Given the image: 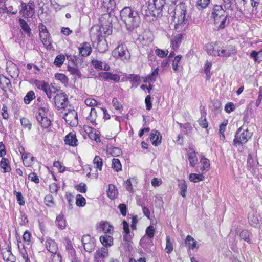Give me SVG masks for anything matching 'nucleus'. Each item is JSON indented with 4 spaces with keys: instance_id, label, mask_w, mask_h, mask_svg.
<instances>
[{
    "instance_id": "nucleus-1",
    "label": "nucleus",
    "mask_w": 262,
    "mask_h": 262,
    "mask_svg": "<svg viewBox=\"0 0 262 262\" xmlns=\"http://www.w3.org/2000/svg\"><path fill=\"white\" fill-rule=\"evenodd\" d=\"M120 16L129 31L138 27L141 21L139 12L129 7H125L120 11Z\"/></svg>"
},
{
    "instance_id": "nucleus-2",
    "label": "nucleus",
    "mask_w": 262,
    "mask_h": 262,
    "mask_svg": "<svg viewBox=\"0 0 262 262\" xmlns=\"http://www.w3.org/2000/svg\"><path fill=\"white\" fill-rule=\"evenodd\" d=\"M174 29L179 31L182 30L184 24L187 21L189 15L187 14V6L184 3H180L176 7L174 11Z\"/></svg>"
},
{
    "instance_id": "nucleus-3",
    "label": "nucleus",
    "mask_w": 262,
    "mask_h": 262,
    "mask_svg": "<svg viewBox=\"0 0 262 262\" xmlns=\"http://www.w3.org/2000/svg\"><path fill=\"white\" fill-rule=\"evenodd\" d=\"M165 3L164 0H149L148 5L143 6L142 11H145L144 14L147 16H158L160 14Z\"/></svg>"
},
{
    "instance_id": "nucleus-4",
    "label": "nucleus",
    "mask_w": 262,
    "mask_h": 262,
    "mask_svg": "<svg viewBox=\"0 0 262 262\" xmlns=\"http://www.w3.org/2000/svg\"><path fill=\"white\" fill-rule=\"evenodd\" d=\"M211 17L213 18L215 23H220L219 28L223 29L225 27L227 15L225 14V11L221 5H215L212 9Z\"/></svg>"
},
{
    "instance_id": "nucleus-5",
    "label": "nucleus",
    "mask_w": 262,
    "mask_h": 262,
    "mask_svg": "<svg viewBox=\"0 0 262 262\" xmlns=\"http://www.w3.org/2000/svg\"><path fill=\"white\" fill-rule=\"evenodd\" d=\"M35 4L33 0L28 3H21L20 13L25 18H31L35 13Z\"/></svg>"
},
{
    "instance_id": "nucleus-6",
    "label": "nucleus",
    "mask_w": 262,
    "mask_h": 262,
    "mask_svg": "<svg viewBox=\"0 0 262 262\" xmlns=\"http://www.w3.org/2000/svg\"><path fill=\"white\" fill-rule=\"evenodd\" d=\"M113 56L122 60H127L130 58V53L126 45L121 44L117 46L112 52Z\"/></svg>"
},
{
    "instance_id": "nucleus-7",
    "label": "nucleus",
    "mask_w": 262,
    "mask_h": 262,
    "mask_svg": "<svg viewBox=\"0 0 262 262\" xmlns=\"http://www.w3.org/2000/svg\"><path fill=\"white\" fill-rule=\"evenodd\" d=\"M242 128H239L236 133L233 144L235 146L246 143L252 136V133L249 132L248 129L241 133Z\"/></svg>"
},
{
    "instance_id": "nucleus-8",
    "label": "nucleus",
    "mask_w": 262,
    "mask_h": 262,
    "mask_svg": "<svg viewBox=\"0 0 262 262\" xmlns=\"http://www.w3.org/2000/svg\"><path fill=\"white\" fill-rule=\"evenodd\" d=\"M90 35L92 40L94 41H101L102 31L101 27L98 25H95L91 27L90 31ZM101 45H105V42L99 41L98 43V48H99Z\"/></svg>"
},
{
    "instance_id": "nucleus-9",
    "label": "nucleus",
    "mask_w": 262,
    "mask_h": 262,
    "mask_svg": "<svg viewBox=\"0 0 262 262\" xmlns=\"http://www.w3.org/2000/svg\"><path fill=\"white\" fill-rule=\"evenodd\" d=\"M63 118L66 123L72 127H76L78 124L77 113L74 110H69L64 114Z\"/></svg>"
},
{
    "instance_id": "nucleus-10",
    "label": "nucleus",
    "mask_w": 262,
    "mask_h": 262,
    "mask_svg": "<svg viewBox=\"0 0 262 262\" xmlns=\"http://www.w3.org/2000/svg\"><path fill=\"white\" fill-rule=\"evenodd\" d=\"M39 36L43 44L47 47L51 48V38L49 32L47 31L46 27L43 24H40L39 26Z\"/></svg>"
},
{
    "instance_id": "nucleus-11",
    "label": "nucleus",
    "mask_w": 262,
    "mask_h": 262,
    "mask_svg": "<svg viewBox=\"0 0 262 262\" xmlns=\"http://www.w3.org/2000/svg\"><path fill=\"white\" fill-rule=\"evenodd\" d=\"M54 102L58 109L65 108L68 104L67 96L64 93L57 94L54 97Z\"/></svg>"
},
{
    "instance_id": "nucleus-12",
    "label": "nucleus",
    "mask_w": 262,
    "mask_h": 262,
    "mask_svg": "<svg viewBox=\"0 0 262 262\" xmlns=\"http://www.w3.org/2000/svg\"><path fill=\"white\" fill-rule=\"evenodd\" d=\"M219 55L217 56L228 57L236 54V51L235 47L232 45L227 46L221 49H219Z\"/></svg>"
},
{
    "instance_id": "nucleus-13",
    "label": "nucleus",
    "mask_w": 262,
    "mask_h": 262,
    "mask_svg": "<svg viewBox=\"0 0 262 262\" xmlns=\"http://www.w3.org/2000/svg\"><path fill=\"white\" fill-rule=\"evenodd\" d=\"M141 246L147 252H151L154 250V245L151 238L147 237L146 236H143L140 241Z\"/></svg>"
},
{
    "instance_id": "nucleus-14",
    "label": "nucleus",
    "mask_w": 262,
    "mask_h": 262,
    "mask_svg": "<svg viewBox=\"0 0 262 262\" xmlns=\"http://www.w3.org/2000/svg\"><path fill=\"white\" fill-rule=\"evenodd\" d=\"M108 256V249L106 247H102L95 252L94 256L95 262H104V258Z\"/></svg>"
},
{
    "instance_id": "nucleus-15",
    "label": "nucleus",
    "mask_w": 262,
    "mask_h": 262,
    "mask_svg": "<svg viewBox=\"0 0 262 262\" xmlns=\"http://www.w3.org/2000/svg\"><path fill=\"white\" fill-rule=\"evenodd\" d=\"M99 77L103 80L106 81L112 80L116 82H118L120 79V77L118 74L106 72L100 73Z\"/></svg>"
},
{
    "instance_id": "nucleus-16",
    "label": "nucleus",
    "mask_w": 262,
    "mask_h": 262,
    "mask_svg": "<svg viewBox=\"0 0 262 262\" xmlns=\"http://www.w3.org/2000/svg\"><path fill=\"white\" fill-rule=\"evenodd\" d=\"M7 71L10 76L13 78H17L19 73L17 66L11 61L7 62Z\"/></svg>"
},
{
    "instance_id": "nucleus-17",
    "label": "nucleus",
    "mask_w": 262,
    "mask_h": 262,
    "mask_svg": "<svg viewBox=\"0 0 262 262\" xmlns=\"http://www.w3.org/2000/svg\"><path fill=\"white\" fill-rule=\"evenodd\" d=\"M65 144L71 146H76L77 145L78 140L75 134L71 132L69 133L64 138Z\"/></svg>"
},
{
    "instance_id": "nucleus-18",
    "label": "nucleus",
    "mask_w": 262,
    "mask_h": 262,
    "mask_svg": "<svg viewBox=\"0 0 262 262\" xmlns=\"http://www.w3.org/2000/svg\"><path fill=\"white\" fill-rule=\"evenodd\" d=\"M161 136L159 132L152 130L150 135V139L152 144L155 146L159 145L161 142Z\"/></svg>"
},
{
    "instance_id": "nucleus-19",
    "label": "nucleus",
    "mask_w": 262,
    "mask_h": 262,
    "mask_svg": "<svg viewBox=\"0 0 262 262\" xmlns=\"http://www.w3.org/2000/svg\"><path fill=\"white\" fill-rule=\"evenodd\" d=\"M79 51L80 54L82 56H89L92 52V48L90 44L88 42L83 43L79 48Z\"/></svg>"
},
{
    "instance_id": "nucleus-20",
    "label": "nucleus",
    "mask_w": 262,
    "mask_h": 262,
    "mask_svg": "<svg viewBox=\"0 0 262 262\" xmlns=\"http://www.w3.org/2000/svg\"><path fill=\"white\" fill-rule=\"evenodd\" d=\"M36 117L37 120L43 128H47L50 126L51 122L47 116L36 115Z\"/></svg>"
},
{
    "instance_id": "nucleus-21",
    "label": "nucleus",
    "mask_w": 262,
    "mask_h": 262,
    "mask_svg": "<svg viewBox=\"0 0 262 262\" xmlns=\"http://www.w3.org/2000/svg\"><path fill=\"white\" fill-rule=\"evenodd\" d=\"M46 247L47 250L52 254H56L58 251L57 245L55 241L51 239L46 241Z\"/></svg>"
},
{
    "instance_id": "nucleus-22",
    "label": "nucleus",
    "mask_w": 262,
    "mask_h": 262,
    "mask_svg": "<svg viewBox=\"0 0 262 262\" xmlns=\"http://www.w3.org/2000/svg\"><path fill=\"white\" fill-rule=\"evenodd\" d=\"M92 65L96 68L104 71H108L110 69L109 65L106 63H103L102 61L93 59L92 61Z\"/></svg>"
},
{
    "instance_id": "nucleus-23",
    "label": "nucleus",
    "mask_w": 262,
    "mask_h": 262,
    "mask_svg": "<svg viewBox=\"0 0 262 262\" xmlns=\"http://www.w3.org/2000/svg\"><path fill=\"white\" fill-rule=\"evenodd\" d=\"M100 2L104 11L107 12L113 10L115 6L114 0H100Z\"/></svg>"
},
{
    "instance_id": "nucleus-24",
    "label": "nucleus",
    "mask_w": 262,
    "mask_h": 262,
    "mask_svg": "<svg viewBox=\"0 0 262 262\" xmlns=\"http://www.w3.org/2000/svg\"><path fill=\"white\" fill-rule=\"evenodd\" d=\"M100 230L105 233H112L114 230V227L108 222H101L99 224Z\"/></svg>"
},
{
    "instance_id": "nucleus-25",
    "label": "nucleus",
    "mask_w": 262,
    "mask_h": 262,
    "mask_svg": "<svg viewBox=\"0 0 262 262\" xmlns=\"http://www.w3.org/2000/svg\"><path fill=\"white\" fill-rule=\"evenodd\" d=\"M23 163L25 166L29 167L32 165L34 161V157L30 153L22 155Z\"/></svg>"
},
{
    "instance_id": "nucleus-26",
    "label": "nucleus",
    "mask_w": 262,
    "mask_h": 262,
    "mask_svg": "<svg viewBox=\"0 0 262 262\" xmlns=\"http://www.w3.org/2000/svg\"><path fill=\"white\" fill-rule=\"evenodd\" d=\"M185 244L189 249L198 248L197 242L190 235H188L185 240Z\"/></svg>"
},
{
    "instance_id": "nucleus-27",
    "label": "nucleus",
    "mask_w": 262,
    "mask_h": 262,
    "mask_svg": "<svg viewBox=\"0 0 262 262\" xmlns=\"http://www.w3.org/2000/svg\"><path fill=\"white\" fill-rule=\"evenodd\" d=\"M100 113L97 109L95 108H91L89 116L86 117V119L89 120L93 124H95V121L97 117V113Z\"/></svg>"
},
{
    "instance_id": "nucleus-28",
    "label": "nucleus",
    "mask_w": 262,
    "mask_h": 262,
    "mask_svg": "<svg viewBox=\"0 0 262 262\" xmlns=\"http://www.w3.org/2000/svg\"><path fill=\"white\" fill-rule=\"evenodd\" d=\"M19 22L21 30L28 36L30 37L31 35V30L27 22L21 18L19 19Z\"/></svg>"
},
{
    "instance_id": "nucleus-29",
    "label": "nucleus",
    "mask_w": 262,
    "mask_h": 262,
    "mask_svg": "<svg viewBox=\"0 0 262 262\" xmlns=\"http://www.w3.org/2000/svg\"><path fill=\"white\" fill-rule=\"evenodd\" d=\"M249 56L254 62L260 63L262 61V50L259 51L253 50L250 53Z\"/></svg>"
},
{
    "instance_id": "nucleus-30",
    "label": "nucleus",
    "mask_w": 262,
    "mask_h": 262,
    "mask_svg": "<svg viewBox=\"0 0 262 262\" xmlns=\"http://www.w3.org/2000/svg\"><path fill=\"white\" fill-rule=\"evenodd\" d=\"M188 152V160L190 162V165L192 167H194L198 162L195 152L193 149H189Z\"/></svg>"
},
{
    "instance_id": "nucleus-31",
    "label": "nucleus",
    "mask_w": 262,
    "mask_h": 262,
    "mask_svg": "<svg viewBox=\"0 0 262 262\" xmlns=\"http://www.w3.org/2000/svg\"><path fill=\"white\" fill-rule=\"evenodd\" d=\"M100 241L104 247H106V246H111L113 244V237L107 235L100 236Z\"/></svg>"
},
{
    "instance_id": "nucleus-32",
    "label": "nucleus",
    "mask_w": 262,
    "mask_h": 262,
    "mask_svg": "<svg viewBox=\"0 0 262 262\" xmlns=\"http://www.w3.org/2000/svg\"><path fill=\"white\" fill-rule=\"evenodd\" d=\"M200 162L202 164L201 167V170L203 173L208 171L210 168V161L208 159L203 156L200 160Z\"/></svg>"
},
{
    "instance_id": "nucleus-33",
    "label": "nucleus",
    "mask_w": 262,
    "mask_h": 262,
    "mask_svg": "<svg viewBox=\"0 0 262 262\" xmlns=\"http://www.w3.org/2000/svg\"><path fill=\"white\" fill-rule=\"evenodd\" d=\"M205 48L209 54L214 56H217V55H219V49H215V47L212 43H207Z\"/></svg>"
},
{
    "instance_id": "nucleus-34",
    "label": "nucleus",
    "mask_w": 262,
    "mask_h": 262,
    "mask_svg": "<svg viewBox=\"0 0 262 262\" xmlns=\"http://www.w3.org/2000/svg\"><path fill=\"white\" fill-rule=\"evenodd\" d=\"M182 35L179 34L176 35L172 39L171 46L173 50H176L179 47L182 41Z\"/></svg>"
},
{
    "instance_id": "nucleus-35",
    "label": "nucleus",
    "mask_w": 262,
    "mask_h": 262,
    "mask_svg": "<svg viewBox=\"0 0 262 262\" xmlns=\"http://www.w3.org/2000/svg\"><path fill=\"white\" fill-rule=\"evenodd\" d=\"M107 195L111 199L115 198L118 194V191L114 185H108V190L107 191Z\"/></svg>"
},
{
    "instance_id": "nucleus-36",
    "label": "nucleus",
    "mask_w": 262,
    "mask_h": 262,
    "mask_svg": "<svg viewBox=\"0 0 262 262\" xmlns=\"http://www.w3.org/2000/svg\"><path fill=\"white\" fill-rule=\"evenodd\" d=\"M210 2V0H197L195 6L199 10H202L207 7Z\"/></svg>"
},
{
    "instance_id": "nucleus-37",
    "label": "nucleus",
    "mask_w": 262,
    "mask_h": 262,
    "mask_svg": "<svg viewBox=\"0 0 262 262\" xmlns=\"http://www.w3.org/2000/svg\"><path fill=\"white\" fill-rule=\"evenodd\" d=\"M55 223L60 229H63L66 226L65 220L63 219V215L61 214L57 216Z\"/></svg>"
},
{
    "instance_id": "nucleus-38",
    "label": "nucleus",
    "mask_w": 262,
    "mask_h": 262,
    "mask_svg": "<svg viewBox=\"0 0 262 262\" xmlns=\"http://www.w3.org/2000/svg\"><path fill=\"white\" fill-rule=\"evenodd\" d=\"M249 222L253 227H257L259 224L258 217L255 215L254 213H250L248 214Z\"/></svg>"
},
{
    "instance_id": "nucleus-39",
    "label": "nucleus",
    "mask_w": 262,
    "mask_h": 262,
    "mask_svg": "<svg viewBox=\"0 0 262 262\" xmlns=\"http://www.w3.org/2000/svg\"><path fill=\"white\" fill-rule=\"evenodd\" d=\"M11 84L9 79L2 75H0V87L2 90L8 88Z\"/></svg>"
},
{
    "instance_id": "nucleus-40",
    "label": "nucleus",
    "mask_w": 262,
    "mask_h": 262,
    "mask_svg": "<svg viewBox=\"0 0 262 262\" xmlns=\"http://www.w3.org/2000/svg\"><path fill=\"white\" fill-rule=\"evenodd\" d=\"M68 71L70 73V74L77 76L78 78L80 77L81 76L80 71L76 66H69L68 67Z\"/></svg>"
},
{
    "instance_id": "nucleus-41",
    "label": "nucleus",
    "mask_w": 262,
    "mask_h": 262,
    "mask_svg": "<svg viewBox=\"0 0 262 262\" xmlns=\"http://www.w3.org/2000/svg\"><path fill=\"white\" fill-rule=\"evenodd\" d=\"M190 181L196 183L204 179V176L201 174L191 173L189 176Z\"/></svg>"
},
{
    "instance_id": "nucleus-42",
    "label": "nucleus",
    "mask_w": 262,
    "mask_h": 262,
    "mask_svg": "<svg viewBox=\"0 0 262 262\" xmlns=\"http://www.w3.org/2000/svg\"><path fill=\"white\" fill-rule=\"evenodd\" d=\"M112 168L117 172L121 170L122 165L119 159L116 158L112 159Z\"/></svg>"
},
{
    "instance_id": "nucleus-43",
    "label": "nucleus",
    "mask_w": 262,
    "mask_h": 262,
    "mask_svg": "<svg viewBox=\"0 0 262 262\" xmlns=\"http://www.w3.org/2000/svg\"><path fill=\"white\" fill-rule=\"evenodd\" d=\"M57 90V89L54 86H51L48 84L43 91L46 93L47 97L50 99L52 96V94L56 93Z\"/></svg>"
},
{
    "instance_id": "nucleus-44",
    "label": "nucleus",
    "mask_w": 262,
    "mask_h": 262,
    "mask_svg": "<svg viewBox=\"0 0 262 262\" xmlns=\"http://www.w3.org/2000/svg\"><path fill=\"white\" fill-rule=\"evenodd\" d=\"M35 97V93L33 91H30L27 93L24 98V102L26 104H29L30 102Z\"/></svg>"
},
{
    "instance_id": "nucleus-45",
    "label": "nucleus",
    "mask_w": 262,
    "mask_h": 262,
    "mask_svg": "<svg viewBox=\"0 0 262 262\" xmlns=\"http://www.w3.org/2000/svg\"><path fill=\"white\" fill-rule=\"evenodd\" d=\"M251 234V233L250 232H249L247 230H243L241 232L239 236L242 239H244V241H245L246 242H247L248 243H250L251 241H250V236Z\"/></svg>"
},
{
    "instance_id": "nucleus-46",
    "label": "nucleus",
    "mask_w": 262,
    "mask_h": 262,
    "mask_svg": "<svg viewBox=\"0 0 262 262\" xmlns=\"http://www.w3.org/2000/svg\"><path fill=\"white\" fill-rule=\"evenodd\" d=\"M0 166L4 169V172H8L10 170V167L8 166V160L2 158L0 162Z\"/></svg>"
},
{
    "instance_id": "nucleus-47",
    "label": "nucleus",
    "mask_w": 262,
    "mask_h": 262,
    "mask_svg": "<svg viewBox=\"0 0 262 262\" xmlns=\"http://www.w3.org/2000/svg\"><path fill=\"white\" fill-rule=\"evenodd\" d=\"M166 246L165 249L166 252L167 253H171L173 250V245L170 241V237L169 236H167L166 238Z\"/></svg>"
},
{
    "instance_id": "nucleus-48",
    "label": "nucleus",
    "mask_w": 262,
    "mask_h": 262,
    "mask_svg": "<svg viewBox=\"0 0 262 262\" xmlns=\"http://www.w3.org/2000/svg\"><path fill=\"white\" fill-rule=\"evenodd\" d=\"M93 162L94 165H96L97 168H98L99 170H102V167L103 165V162L101 158L99 156H95Z\"/></svg>"
},
{
    "instance_id": "nucleus-49",
    "label": "nucleus",
    "mask_w": 262,
    "mask_h": 262,
    "mask_svg": "<svg viewBox=\"0 0 262 262\" xmlns=\"http://www.w3.org/2000/svg\"><path fill=\"white\" fill-rule=\"evenodd\" d=\"M86 200L85 198L80 194L76 196V204L78 206H84L85 205Z\"/></svg>"
},
{
    "instance_id": "nucleus-50",
    "label": "nucleus",
    "mask_w": 262,
    "mask_h": 262,
    "mask_svg": "<svg viewBox=\"0 0 262 262\" xmlns=\"http://www.w3.org/2000/svg\"><path fill=\"white\" fill-rule=\"evenodd\" d=\"M65 60V57L63 55H59L55 59L54 63L58 67H60Z\"/></svg>"
},
{
    "instance_id": "nucleus-51",
    "label": "nucleus",
    "mask_w": 262,
    "mask_h": 262,
    "mask_svg": "<svg viewBox=\"0 0 262 262\" xmlns=\"http://www.w3.org/2000/svg\"><path fill=\"white\" fill-rule=\"evenodd\" d=\"M45 202L46 205L49 207H53L54 206V198L51 195H47L45 198Z\"/></svg>"
},
{
    "instance_id": "nucleus-52",
    "label": "nucleus",
    "mask_w": 262,
    "mask_h": 262,
    "mask_svg": "<svg viewBox=\"0 0 262 262\" xmlns=\"http://www.w3.org/2000/svg\"><path fill=\"white\" fill-rule=\"evenodd\" d=\"M180 186L181 190L180 194L183 197H185L187 188L185 181L182 180L180 183Z\"/></svg>"
},
{
    "instance_id": "nucleus-53",
    "label": "nucleus",
    "mask_w": 262,
    "mask_h": 262,
    "mask_svg": "<svg viewBox=\"0 0 262 262\" xmlns=\"http://www.w3.org/2000/svg\"><path fill=\"white\" fill-rule=\"evenodd\" d=\"M34 84L38 89L42 90V91H44L45 89H46V86L48 84L44 81H39L38 80H35L34 81Z\"/></svg>"
},
{
    "instance_id": "nucleus-54",
    "label": "nucleus",
    "mask_w": 262,
    "mask_h": 262,
    "mask_svg": "<svg viewBox=\"0 0 262 262\" xmlns=\"http://www.w3.org/2000/svg\"><path fill=\"white\" fill-rule=\"evenodd\" d=\"M108 152L113 157H117L121 154V149L115 147L111 148Z\"/></svg>"
},
{
    "instance_id": "nucleus-55",
    "label": "nucleus",
    "mask_w": 262,
    "mask_h": 262,
    "mask_svg": "<svg viewBox=\"0 0 262 262\" xmlns=\"http://www.w3.org/2000/svg\"><path fill=\"white\" fill-rule=\"evenodd\" d=\"M55 78L57 80L60 81L62 83H67L68 82V78L67 76L61 73H58L55 75Z\"/></svg>"
},
{
    "instance_id": "nucleus-56",
    "label": "nucleus",
    "mask_w": 262,
    "mask_h": 262,
    "mask_svg": "<svg viewBox=\"0 0 262 262\" xmlns=\"http://www.w3.org/2000/svg\"><path fill=\"white\" fill-rule=\"evenodd\" d=\"M155 233V228L152 226H148L146 230V234H147V237L152 238Z\"/></svg>"
},
{
    "instance_id": "nucleus-57",
    "label": "nucleus",
    "mask_w": 262,
    "mask_h": 262,
    "mask_svg": "<svg viewBox=\"0 0 262 262\" xmlns=\"http://www.w3.org/2000/svg\"><path fill=\"white\" fill-rule=\"evenodd\" d=\"M128 79L133 83H139L140 81V77L138 75L128 74Z\"/></svg>"
},
{
    "instance_id": "nucleus-58",
    "label": "nucleus",
    "mask_w": 262,
    "mask_h": 262,
    "mask_svg": "<svg viewBox=\"0 0 262 262\" xmlns=\"http://www.w3.org/2000/svg\"><path fill=\"white\" fill-rule=\"evenodd\" d=\"M83 247L86 251L91 252L94 250L95 246L94 243L92 242L89 243H85Z\"/></svg>"
},
{
    "instance_id": "nucleus-59",
    "label": "nucleus",
    "mask_w": 262,
    "mask_h": 262,
    "mask_svg": "<svg viewBox=\"0 0 262 262\" xmlns=\"http://www.w3.org/2000/svg\"><path fill=\"white\" fill-rule=\"evenodd\" d=\"M62 257L59 253L53 254L50 262H62Z\"/></svg>"
},
{
    "instance_id": "nucleus-60",
    "label": "nucleus",
    "mask_w": 262,
    "mask_h": 262,
    "mask_svg": "<svg viewBox=\"0 0 262 262\" xmlns=\"http://www.w3.org/2000/svg\"><path fill=\"white\" fill-rule=\"evenodd\" d=\"M85 104L88 106H94L97 105V102L96 100L93 98H87L85 100Z\"/></svg>"
},
{
    "instance_id": "nucleus-61",
    "label": "nucleus",
    "mask_w": 262,
    "mask_h": 262,
    "mask_svg": "<svg viewBox=\"0 0 262 262\" xmlns=\"http://www.w3.org/2000/svg\"><path fill=\"white\" fill-rule=\"evenodd\" d=\"M181 59V56H177L172 62V69L174 71H177L178 69V64Z\"/></svg>"
},
{
    "instance_id": "nucleus-62",
    "label": "nucleus",
    "mask_w": 262,
    "mask_h": 262,
    "mask_svg": "<svg viewBox=\"0 0 262 262\" xmlns=\"http://www.w3.org/2000/svg\"><path fill=\"white\" fill-rule=\"evenodd\" d=\"M158 71L159 69L158 68H157L155 70L150 74H149L148 77L147 79L149 80H155L156 79V77H157L158 75Z\"/></svg>"
},
{
    "instance_id": "nucleus-63",
    "label": "nucleus",
    "mask_w": 262,
    "mask_h": 262,
    "mask_svg": "<svg viewBox=\"0 0 262 262\" xmlns=\"http://www.w3.org/2000/svg\"><path fill=\"white\" fill-rule=\"evenodd\" d=\"M20 123L25 127L28 128L29 129H31V124L28 119L23 118L20 119Z\"/></svg>"
},
{
    "instance_id": "nucleus-64",
    "label": "nucleus",
    "mask_w": 262,
    "mask_h": 262,
    "mask_svg": "<svg viewBox=\"0 0 262 262\" xmlns=\"http://www.w3.org/2000/svg\"><path fill=\"white\" fill-rule=\"evenodd\" d=\"M234 110V104L232 102H229L227 103L225 106V110L228 113H231Z\"/></svg>"
}]
</instances>
